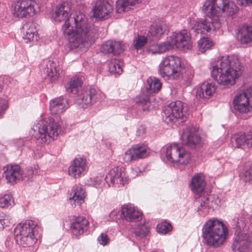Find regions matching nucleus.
<instances>
[{
	"instance_id": "412c9836",
	"label": "nucleus",
	"mask_w": 252,
	"mask_h": 252,
	"mask_svg": "<svg viewBox=\"0 0 252 252\" xmlns=\"http://www.w3.org/2000/svg\"><path fill=\"white\" fill-rule=\"evenodd\" d=\"M86 170V159L81 157L76 158L68 168V174L74 178L84 175Z\"/></svg>"
},
{
	"instance_id": "4d7b16f0",
	"label": "nucleus",
	"mask_w": 252,
	"mask_h": 252,
	"mask_svg": "<svg viewBox=\"0 0 252 252\" xmlns=\"http://www.w3.org/2000/svg\"><path fill=\"white\" fill-rule=\"evenodd\" d=\"M187 75L189 76V77H188V79L186 82L187 86L189 85L190 84L191 80L192 79L193 77V74L191 72H189V75L188 74Z\"/></svg>"
},
{
	"instance_id": "9b49d317",
	"label": "nucleus",
	"mask_w": 252,
	"mask_h": 252,
	"mask_svg": "<svg viewBox=\"0 0 252 252\" xmlns=\"http://www.w3.org/2000/svg\"><path fill=\"white\" fill-rule=\"evenodd\" d=\"M234 109L242 113L252 110V88L238 93L233 99Z\"/></svg>"
},
{
	"instance_id": "bb28decb",
	"label": "nucleus",
	"mask_w": 252,
	"mask_h": 252,
	"mask_svg": "<svg viewBox=\"0 0 252 252\" xmlns=\"http://www.w3.org/2000/svg\"><path fill=\"white\" fill-rule=\"evenodd\" d=\"M68 107V100L63 97H58L52 100L50 104V110L53 114L62 113Z\"/></svg>"
},
{
	"instance_id": "a18cd8bd",
	"label": "nucleus",
	"mask_w": 252,
	"mask_h": 252,
	"mask_svg": "<svg viewBox=\"0 0 252 252\" xmlns=\"http://www.w3.org/2000/svg\"><path fill=\"white\" fill-rule=\"evenodd\" d=\"M158 231L162 234H166L171 231L172 227L170 223L167 222H163L158 225Z\"/></svg>"
},
{
	"instance_id": "0eeeda50",
	"label": "nucleus",
	"mask_w": 252,
	"mask_h": 252,
	"mask_svg": "<svg viewBox=\"0 0 252 252\" xmlns=\"http://www.w3.org/2000/svg\"><path fill=\"white\" fill-rule=\"evenodd\" d=\"M203 9L208 17L218 19L222 13L228 16L233 15L237 12L238 7L229 0H207Z\"/></svg>"
},
{
	"instance_id": "cd10ccee",
	"label": "nucleus",
	"mask_w": 252,
	"mask_h": 252,
	"mask_svg": "<svg viewBox=\"0 0 252 252\" xmlns=\"http://www.w3.org/2000/svg\"><path fill=\"white\" fill-rule=\"evenodd\" d=\"M88 224L89 221L85 217L79 216L71 224L72 232L76 236L81 235L87 230Z\"/></svg>"
},
{
	"instance_id": "58836bf2",
	"label": "nucleus",
	"mask_w": 252,
	"mask_h": 252,
	"mask_svg": "<svg viewBox=\"0 0 252 252\" xmlns=\"http://www.w3.org/2000/svg\"><path fill=\"white\" fill-rule=\"evenodd\" d=\"M123 62L120 59L114 58L109 63V70L114 74H120L123 72Z\"/></svg>"
},
{
	"instance_id": "603ef678",
	"label": "nucleus",
	"mask_w": 252,
	"mask_h": 252,
	"mask_svg": "<svg viewBox=\"0 0 252 252\" xmlns=\"http://www.w3.org/2000/svg\"><path fill=\"white\" fill-rule=\"evenodd\" d=\"M141 173V172L140 169L137 167H135L132 169V170H131V172L130 173L131 177L132 178H135L136 176H139Z\"/></svg>"
},
{
	"instance_id": "13d9d810",
	"label": "nucleus",
	"mask_w": 252,
	"mask_h": 252,
	"mask_svg": "<svg viewBox=\"0 0 252 252\" xmlns=\"http://www.w3.org/2000/svg\"><path fill=\"white\" fill-rule=\"evenodd\" d=\"M3 81L0 78V93L2 92L3 90Z\"/></svg>"
},
{
	"instance_id": "f704fd0d",
	"label": "nucleus",
	"mask_w": 252,
	"mask_h": 252,
	"mask_svg": "<svg viewBox=\"0 0 252 252\" xmlns=\"http://www.w3.org/2000/svg\"><path fill=\"white\" fill-rule=\"evenodd\" d=\"M231 225L238 234L241 232L246 226V218L243 215H237L231 221Z\"/></svg>"
},
{
	"instance_id": "c03bdc74",
	"label": "nucleus",
	"mask_w": 252,
	"mask_h": 252,
	"mask_svg": "<svg viewBox=\"0 0 252 252\" xmlns=\"http://www.w3.org/2000/svg\"><path fill=\"white\" fill-rule=\"evenodd\" d=\"M125 49V45L121 41L113 40V54L114 55H119L122 53Z\"/></svg>"
},
{
	"instance_id": "aec40b11",
	"label": "nucleus",
	"mask_w": 252,
	"mask_h": 252,
	"mask_svg": "<svg viewBox=\"0 0 252 252\" xmlns=\"http://www.w3.org/2000/svg\"><path fill=\"white\" fill-rule=\"evenodd\" d=\"M99 94L94 88L83 93L77 99V103L83 108L96 102L99 99Z\"/></svg>"
},
{
	"instance_id": "ddd939ff",
	"label": "nucleus",
	"mask_w": 252,
	"mask_h": 252,
	"mask_svg": "<svg viewBox=\"0 0 252 252\" xmlns=\"http://www.w3.org/2000/svg\"><path fill=\"white\" fill-rule=\"evenodd\" d=\"M37 3L33 0L17 1L14 5L13 15L18 18H25L33 16L35 13Z\"/></svg>"
},
{
	"instance_id": "e433bc0d",
	"label": "nucleus",
	"mask_w": 252,
	"mask_h": 252,
	"mask_svg": "<svg viewBox=\"0 0 252 252\" xmlns=\"http://www.w3.org/2000/svg\"><path fill=\"white\" fill-rule=\"evenodd\" d=\"M139 2V0H118L116 2V10L121 13L130 9L129 6L134 5Z\"/></svg>"
},
{
	"instance_id": "f8f14e48",
	"label": "nucleus",
	"mask_w": 252,
	"mask_h": 252,
	"mask_svg": "<svg viewBox=\"0 0 252 252\" xmlns=\"http://www.w3.org/2000/svg\"><path fill=\"white\" fill-rule=\"evenodd\" d=\"M198 19L191 21L192 29L196 34H207L219 29L221 27L220 21L217 18Z\"/></svg>"
},
{
	"instance_id": "3c124183",
	"label": "nucleus",
	"mask_w": 252,
	"mask_h": 252,
	"mask_svg": "<svg viewBox=\"0 0 252 252\" xmlns=\"http://www.w3.org/2000/svg\"><path fill=\"white\" fill-rule=\"evenodd\" d=\"M119 213V211L117 210H114L111 211L109 214V217L112 221H115L117 220Z\"/></svg>"
},
{
	"instance_id": "393cba45",
	"label": "nucleus",
	"mask_w": 252,
	"mask_h": 252,
	"mask_svg": "<svg viewBox=\"0 0 252 252\" xmlns=\"http://www.w3.org/2000/svg\"><path fill=\"white\" fill-rule=\"evenodd\" d=\"M237 40L242 44L252 42V26L244 25L239 27L236 32Z\"/></svg>"
},
{
	"instance_id": "37998d69",
	"label": "nucleus",
	"mask_w": 252,
	"mask_h": 252,
	"mask_svg": "<svg viewBox=\"0 0 252 252\" xmlns=\"http://www.w3.org/2000/svg\"><path fill=\"white\" fill-rule=\"evenodd\" d=\"M14 199L11 194H7L0 197V207L7 208L14 204Z\"/></svg>"
},
{
	"instance_id": "de8ad7c7",
	"label": "nucleus",
	"mask_w": 252,
	"mask_h": 252,
	"mask_svg": "<svg viewBox=\"0 0 252 252\" xmlns=\"http://www.w3.org/2000/svg\"><path fill=\"white\" fill-rule=\"evenodd\" d=\"M9 221L8 217L3 212H0V229H3L8 225Z\"/></svg>"
},
{
	"instance_id": "864d4df0",
	"label": "nucleus",
	"mask_w": 252,
	"mask_h": 252,
	"mask_svg": "<svg viewBox=\"0 0 252 252\" xmlns=\"http://www.w3.org/2000/svg\"><path fill=\"white\" fill-rule=\"evenodd\" d=\"M238 2L239 4L245 7L252 5V0H238Z\"/></svg>"
},
{
	"instance_id": "2eb2a0df",
	"label": "nucleus",
	"mask_w": 252,
	"mask_h": 252,
	"mask_svg": "<svg viewBox=\"0 0 252 252\" xmlns=\"http://www.w3.org/2000/svg\"><path fill=\"white\" fill-rule=\"evenodd\" d=\"M200 204L198 207L197 211L200 216H204L209 213L211 208H216L220 202L218 197L215 194H208L201 197Z\"/></svg>"
},
{
	"instance_id": "f3484780",
	"label": "nucleus",
	"mask_w": 252,
	"mask_h": 252,
	"mask_svg": "<svg viewBox=\"0 0 252 252\" xmlns=\"http://www.w3.org/2000/svg\"><path fill=\"white\" fill-rule=\"evenodd\" d=\"M232 250L239 252H251L252 251V241L248 236L244 233L238 234L235 237L231 246Z\"/></svg>"
},
{
	"instance_id": "7ed1b4c3",
	"label": "nucleus",
	"mask_w": 252,
	"mask_h": 252,
	"mask_svg": "<svg viewBox=\"0 0 252 252\" xmlns=\"http://www.w3.org/2000/svg\"><path fill=\"white\" fill-rule=\"evenodd\" d=\"M202 231L205 243L213 248L222 246L228 235L226 226L221 220L215 218L208 220L204 223Z\"/></svg>"
},
{
	"instance_id": "2f4dec72",
	"label": "nucleus",
	"mask_w": 252,
	"mask_h": 252,
	"mask_svg": "<svg viewBox=\"0 0 252 252\" xmlns=\"http://www.w3.org/2000/svg\"><path fill=\"white\" fill-rule=\"evenodd\" d=\"M86 196L85 189L81 187H75L73 188L69 197V200L73 201L74 204L81 205L84 201Z\"/></svg>"
},
{
	"instance_id": "c9c22d12",
	"label": "nucleus",
	"mask_w": 252,
	"mask_h": 252,
	"mask_svg": "<svg viewBox=\"0 0 252 252\" xmlns=\"http://www.w3.org/2000/svg\"><path fill=\"white\" fill-rule=\"evenodd\" d=\"M161 88L159 80L155 77H149L147 80L146 89L150 94L157 93Z\"/></svg>"
},
{
	"instance_id": "423d86ee",
	"label": "nucleus",
	"mask_w": 252,
	"mask_h": 252,
	"mask_svg": "<svg viewBox=\"0 0 252 252\" xmlns=\"http://www.w3.org/2000/svg\"><path fill=\"white\" fill-rule=\"evenodd\" d=\"M158 72L165 79H180L184 77L186 69L180 58L177 56H168L160 63Z\"/></svg>"
},
{
	"instance_id": "dca6fc26",
	"label": "nucleus",
	"mask_w": 252,
	"mask_h": 252,
	"mask_svg": "<svg viewBox=\"0 0 252 252\" xmlns=\"http://www.w3.org/2000/svg\"><path fill=\"white\" fill-rule=\"evenodd\" d=\"M149 154L147 148L143 145H137L127 150L123 159L127 163L146 157Z\"/></svg>"
},
{
	"instance_id": "09e8293b",
	"label": "nucleus",
	"mask_w": 252,
	"mask_h": 252,
	"mask_svg": "<svg viewBox=\"0 0 252 252\" xmlns=\"http://www.w3.org/2000/svg\"><path fill=\"white\" fill-rule=\"evenodd\" d=\"M98 243L103 246L107 245L110 241V239L105 233H102L97 238Z\"/></svg>"
},
{
	"instance_id": "5fc2aeb1",
	"label": "nucleus",
	"mask_w": 252,
	"mask_h": 252,
	"mask_svg": "<svg viewBox=\"0 0 252 252\" xmlns=\"http://www.w3.org/2000/svg\"><path fill=\"white\" fill-rule=\"evenodd\" d=\"M38 168V166L37 165H34V170L33 171V170H30L29 171V173H28V176H29V177H28V180H30L31 179V177H30L32 174H38V171H37V169Z\"/></svg>"
},
{
	"instance_id": "a19ab883",
	"label": "nucleus",
	"mask_w": 252,
	"mask_h": 252,
	"mask_svg": "<svg viewBox=\"0 0 252 252\" xmlns=\"http://www.w3.org/2000/svg\"><path fill=\"white\" fill-rule=\"evenodd\" d=\"M149 229L150 228L148 224H139L137 225L134 233L136 237L142 238L148 234L149 232Z\"/></svg>"
},
{
	"instance_id": "a211bd4d",
	"label": "nucleus",
	"mask_w": 252,
	"mask_h": 252,
	"mask_svg": "<svg viewBox=\"0 0 252 252\" xmlns=\"http://www.w3.org/2000/svg\"><path fill=\"white\" fill-rule=\"evenodd\" d=\"M181 140L183 144L191 148L200 146L201 144V139L198 131L193 127H188L184 130L181 136Z\"/></svg>"
},
{
	"instance_id": "20e7f679",
	"label": "nucleus",
	"mask_w": 252,
	"mask_h": 252,
	"mask_svg": "<svg viewBox=\"0 0 252 252\" xmlns=\"http://www.w3.org/2000/svg\"><path fill=\"white\" fill-rule=\"evenodd\" d=\"M192 48V42L189 33L184 30L178 32H173L166 41L159 44H153L149 51L152 54L162 53L172 49L187 51Z\"/></svg>"
},
{
	"instance_id": "6e6d98bb",
	"label": "nucleus",
	"mask_w": 252,
	"mask_h": 252,
	"mask_svg": "<svg viewBox=\"0 0 252 252\" xmlns=\"http://www.w3.org/2000/svg\"><path fill=\"white\" fill-rule=\"evenodd\" d=\"M146 129L143 126H140L137 130V135L141 136L145 133Z\"/></svg>"
},
{
	"instance_id": "a878e982",
	"label": "nucleus",
	"mask_w": 252,
	"mask_h": 252,
	"mask_svg": "<svg viewBox=\"0 0 252 252\" xmlns=\"http://www.w3.org/2000/svg\"><path fill=\"white\" fill-rule=\"evenodd\" d=\"M216 86L213 83L204 82L196 89V95L200 98H209L215 93Z\"/></svg>"
},
{
	"instance_id": "b1692460",
	"label": "nucleus",
	"mask_w": 252,
	"mask_h": 252,
	"mask_svg": "<svg viewBox=\"0 0 252 252\" xmlns=\"http://www.w3.org/2000/svg\"><path fill=\"white\" fill-rule=\"evenodd\" d=\"M231 142L234 147L241 148L245 146L252 147V131H249L247 134L239 133L234 135L231 138Z\"/></svg>"
},
{
	"instance_id": "c756f323",
	"label": "nucleus",
	"mask_w": 252,
	"mask_h": 252,
	"mask_svg": "<svg viewBox=\"0 0 252 252\" xmlns=\"http://www.w3.org/2000/svg\"><path fill=\"white\" fill-rule=\"evenodd\" d=\"M205 187V179L201 173L197 174L192 178L191 189L195 194H199L204 191Z\"/></svg>"
},
{
	"instance_id": "4c0bfd02",
	"label": "nucleus",
	"mask_w": 252,
	"mask_h": 252,
	"mask_svg": "<svg viewBox=\"0 0 252 252\" xmlns=\"http://www.w3.org/2000/svg\"><path fill=\"white\" fill-rule=\"evenodd\" d=\"M136 102L140 105L144 111H149L152 108L149 96L145 94H140L136 98Z\"/></svg>"
},
{
	"instance_id": "6e6552de",
	"label": "nucleus",
	"mask_w": 252,
	"mask_h": 252,
	"mask_svg": "<svg viewBox=\"0 0 252 252\" xmlns=\"http://www.w3.org/2000/svg\"><path fill=\"white\" fill-rule=\"evenodd\" d=\"M61 126L59 122H56L53 118L39 121L34 126L33 129L38 131L39 139L42 143L54 140L58 135V129Z\"/></svg>"
},
{
	"instance_id": "1a4fd4ad",
	"label": "nucleus",
	"mask_w": 252,
	"mask_h": 252,
	"mask_svg": "<svg viewBox=\"0 0 252 252\" xmlns=\"http://www.w3.org/2000/svg\"><path fill=\"white\" fill-rule=\"evenodd\" d=\"M167 160L177 164L186 165L190 159V154L178 144L167 145L162 148Z\"/></svg>"
},
{
	"instance_id": "5701e85b",
	"label": "nucleus",
	"mask_w": 252,
	"mask_h": 252,
	"mask_svg": "<svg viewBox=\"0 0 252 252\" xmlns=\"http://www.w3.org/2000/svg\"><path fill=\"white\" fill-rule=\"evenodd\" d=\"M121 216L129 221H138L142 219V212L137 207L129 204L122 207Z\"/></svg>"
},
{
	"instance_id": "ea45409f",
	"label": "nucleus",
	"mask_w": 252,
	"mask_h": 252,
	"mask_svg": "<svg viewBox=\"0 0 252 252\" xmlns=\"http://www.w3.org/2000/svg\"><path fill=\"white\" fill-rule=\"evenodd\" d=\"M213 45V42L207 37L201 38L198 42V48L202 53L211 49Z\"/></svg>"
},
{
	"instance_id": "39448f33",
	"label": "nucleus",
	"mask_w": 252,
	"mask_h": 252,
	"mask_svg": "<svg viewBox=\"0 0 252 252\" xmlns=\"http://www.w3.org/2000/svg\"><path fill=\"white\" fill-rule=\"evenodd\" d=\"M40 226L32 220L19 223L14 230L15 239L22 247L33 250L32 247L40 237Z\"/></svg>"
},
{
	"instance_id": "4468645a",
	"label": "nucleus",
	"mask_w": 252,
	"mask_h": 252,
	"mask_svg": "<svg viewBox=\"0 0 252 252\" xmlns=\"http://www.w3.org/2000/svg\"><path fill=\"white\" fill-rule=\"evenodd\" d=\"M103 180L108 183L110 182L113 184L124 186L127 184L129 178L126 176L124 169L117 166L111 169L107 173L105 178L101 177V182Z\"/></svg>"
},
{
	"instance_id": "c85d7f7f",
	"label": "nucleus",
	"mask_w": 252,
	"mask_h": 252,
	"mask_svg": "<svg viewBox=\"0 0 252 252\" xmlns=\"http://www.w3.org/2000/svg\"><path fill=\"white\" fill-rule=\"evenodd\" d=\"M167 31V27L165 24H153L151 26L147 35L149 39L151 41L158 40Z\"/></svg>"
},
{
	"instance_id": "79ce46f5",
	"label": "nucleus",
	"mask_w": 252,
	"mask_h": 252,
	"mask_svg": "<svg viewBox=\"0 0 252 252\" xmlns=\"http://www.w3.org/2000/svg\"><path fill=\"white\" fill-rule=\"evenodd\" d=\"M148 39V36L147 37H145L143 35H138L133 40L132 45L137 50L142 49L147 43Z\"/></svg>"
},
{
	"instance_id": "473e14b6",
	"label": "nucleus",
	"mask_w": 252,
	"mask_h": 252,
	"mask_svg": "<svg viewBox=\"0 0 252 252\" xmlns=\"http://www.w3.org/2000/svg\"><path fill=\"white\" fill-rule=\"evenodd\" d=\"M84 77L81 75H75L71 78L66 86V91L69 93L76 94L81 87Z\"/></svg>"
},
{
	"instance_id": "7c9ffc66",
	"label": "nucleus",
	"mask_w": 252,
	"mask_h": 252,
	"mask_svg": "<svg viewBox=\"0 0 252 252\" xmlns=\"http://www.w3.org/2000/svg\"><path fill=\"white\" fill-rule=\"evenodd\" d=\"M23 28L24 30H26V32L23 34V38L26 42H34L38 40L36 30L33 23H27L23 26Z\"/></svg>"
},
{
	"instance_id": "72a5a7b5",
	"label": "nucleus",
	"mask_w": 252,
	"mask_h": 252,
	"mask_svg": "<svg viewBox=\"0 0 252 252\" xmlns=\"http://www.w3.org/2000/svg\"><path fill=\"white\" fill-rule=\"evenodd\" d=\"M43 72L46 75V79L51 82L56 80L59 75L56 69V63L51 61L48 62L46 67L43 69Z\"/></svg>"
},
{
	"instance_id": "49530a36",
	"label": "nucleus",
	"mask_w": 252,
	"mask_h": 252,
	"mask_svg": "<svg viewBox=\"0 0 252 252\" xmlns=\"http://www.w3.org/2000/svg\"><path fill=\"white\" fill-rule=\"evenodd\" d=\"M113 40H108L103 44L101 51L105 54H113Z\"/></svg>"
},
{
	"instance_id": "f03ea898",
	"label": "nucleus",
	"mask_w": 252,
	"mask_h": 252,
	"mask_svg": "<svg viewBox=\"0 0 252 252\" xmlns=\"http://www.w3.org/2000/svg\"><path fill=\"white\" fill-rule=\"evenodd\" d=\"M242 66L234 56H224L212 63L211 76L220 86L229 87L242 73Z\"/></svg>"
},
{
	"instance_id": "4be33fe9",
	"label": "nucleus",
	"mask_w": 252,
	"mask_h": 252,
	"mask_svg": "<svg viewBox=\"0 0 252 252\" xmlns=\"http://www.w3.org/2000/svg\"><path fill=\"white\" fill-rule=\"evenodd\" d=\"M4 169V175L7 182L10 184H14L24 178V174H22L21 168L18 165H7Z\"/></svg>"
},
{
	"instance_id": "6ab92c4d",
	"label": "nucleus",
	"mask_w": 252,
	"mask_h": 252,
	"mask_svg": "<svg viewBox=\"0 0 252 252\" xmlns=\"http://www.w3.org/2000/svg\"><path fill=\"white\" fill-rule=\"evenodd\" d=\"M113 6L107 1L98 0L93 9V15L99 19H105L113 10Z\"/></svg>"
},
{
	"instance_id": "f257e3e1",
	"label": "nucleus",
	"mask_w": 252,
	"mask_h": 252,
	"mask_svg": "<svg viewBox=\"0 0 252 252\" xmlns=\"http://www.w3.org/2000/svg\"><path fill=\"white\" fill-rule=\"evenodd\" d=\"M70 12V6L63 2L57 6L52 17L56 22L65 21L63 26V33L66 36L72 48H88L94 41L96 35L95 28L87 23L82 13Z\"/></svg>"
},
{
	"instance_id": "8fccbe9b",
	"label": "nucleus",
	"mask_w": 252,
	"mask_h": 252,
	"mask_svg": "<svg viewBox=\"0 0 252 252\" xmlns=\"http://www.w3.org/2000/svg\"><path fill=\"white\" fill-rule=\"evenodd\" d=\"M244 180L246 182L252 183V168L246 171L244 175Z\"/></svg>"
},
{
	"instance_id": "9d476101",
	"label": "nucleus",
	"mask_w": 252,
	"mask_h": 252,
	"mask_svg": "<svg viewBox=\"0 0 252 252\" xmlns=\"http://www.w3.org/2000/svg\"><path fill=\"white\" fill-rule=\"evenodd\" d=\"M188 109L186 104L181 101L171 102L166 106L162 112L163 121L168 124L174 123L178 120L185 121L188 116Z\"/></svg>"
}]
</instances>
